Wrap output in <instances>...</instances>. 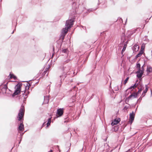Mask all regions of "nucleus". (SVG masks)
Segmentation results:
<instances>
[{
  "mask_svg": "<svg viewBox=\"0 0 152 152\" xmlns=\"http://www.w3.org/2000/svg\"><path fill=\"white\" fill-rule=\"evenodd\" d=\"M27 87H26L25 88H26Z\"/></svg>",
  "mask_w": 152,
  "mask_h": 152,
  "instance_id": "09e8293b",
  "label": "nucleus"
},
{
  "mask_svg": "<svg viewBox=\"0 0 152 152\" xmlns=\"http://www.w3.org/2000/svg\"><path fill=\"white\" fill-rule=\"evenodd\" d=\"M61 53H64L66 54H68L69 53V51L67 48H65L63 49L62 48V50H61Z\"/></svg>",
  "mask_w": 152,
  "mask_h": 152,
  "instance_id": "4468645a",
  "label": "nucleus"
},
{
  "mask_svg": "<svg viewBox=\"0 0 152 152\" xmlns=\"http://www.w3.org/2000/svg\"><path fill=\"white\" fill-rule=\"evenodd\" d=\"M141 28L139 27L138 28H136L138 29V28Z\"/></svg>",
  "mask_w": 152,
  "mask_h": 152,
  "instance_id": "4c0bfd02",
  "label": "nucleus"
},
{
  "mask_svg": "<svg viewBox=\"0 0 152 152\" xmlns=\"http://www.w3.org/2000/svg\"><path fill=\"white\" fill-rule=\"evenodd\" d=\"M28 84H27V86H28Z\"/></svg>",
  "mask_w": 152,
  "mask_h": 152,
  "instance_id": "c03bdc74",
  "label": "nucleus"
},
{
  "mask_svg": "<svg viewBox=\"0 0 152 152\" xmlns=\"http://www.w3.org/2000/svg\"><path fill=\"white\" fill-rule=\"evenodd\" d=\"M129 79V77H127L126 79L124 81V84H125L127 82Z\"/></svg>",
  "mask_w": 152,
  "mask_h": 152,
  "instance_id": "bb28decb",
  "label": "nucleus"
},
{
  "mask_svg": "<svg viewBox=\"0 0 152 152\" xmlns=\"http://www.w3.org/2000/svg\"><path fill=\"white\" fill-rule=\"evenodd\" d=\"M68 29H63L61 32V39L62 41L64 39L65 36L68 31Z\"/></svg>",
  "mask_w": 152,
  "mask_h": 152,
  "instance_id": "39448f33",
  "label": "nucleus"
},
{
  "mask_svg": "<svg viewBox=\"0 0 152 152\" xmlns=\"http://www.w3.org/2000/svg\"><path fill=\"white\" fill-rule=\"evenodd\" d=\"M120 121V118H117L114 119V121L112 122L111 124L112 126H113L118 124Z\"/></svg>",
  "mask_w": 152,
  "mask_h": 152,
  "instance_id": "1a4fd4ad",
  "label": "nucleus"
},
{
  "mask_svg": "<svg viewBox=\"0 0 152 152\" xmlns=\"http://www.w3.org/2000/svg\"><path fill=\"white\" fill-rule=\"evenodd\" d=\"M21 86L22 84H21L19 83L16 85L15 87V90L13 94V95L14 96L17 95L20 93L21 91L20 88L21 87Z\"/></svg>",
  "mask_w": 152,
  "mask_h": 152,
  "instance_id": "20e7f679",
  "label": "nucleus"
},
{
  "mask_svg": "<svg viewBox=\"0 0 152 152\" xmlns=\"http://www.w3.org/2000/svg\"><path fill=\"white\" fill-rule=\"evenodd\" d=\"M47 72V71H45L44 72L45 73V74Z\"/></svg>",
  "mask_w": 152,
  "mask_h": 152,
  "instance_id": "e433bc0d",
  "label": "nucleus"
},
{
  "mask_svg": "<svg viewBox=\"0 0 152 152\" xmlns=\"http://www.w3.org/2000/svg\"><path fill=\"white\" fill-rule=\"evenodd\" d=\"M110 146L108 144H107V146H106V152H111L112 151V149L110 151L109 149Z\"/></svg>",
  "mask_w": 152,
  "mask_h": 152,
  "instance_id": "4be33fe9",
  "label": "nucleus"
},
{
  "mask_svg": "<svg viewBox=\"0 0 152 152\" xmlns=\"http://www.w3.org/2000/svg\"><path fill=\"white\" fill-rule=\"evenodd\" d=\"M24 108L23 106H22L20 110L18 116L17 118L18 121H20L21 123L18 127V131H22L24 130V126L23 124V122L22 121V119L23 118L24 113Z\"/></svg>",
  "mask_w": 152,
  "mask_h": 152,
  "instance_id": "f03ea898",
  "label": "nucleus"
},
{
  "mask_svg": "<svg viewBox=\"0 0 152 152\" xmlns=\"http://www.w3.org/2000/svg\"><path fill=\"white\" fill-rule=\"evenodd\" d=\"M138 83L137 84H136V83H135L134 85L133 86H131L129 88H128L127 90L126 91L128 90V89H133L134 88H136L137 86L138 85Z\"/></svg>",
  "mask_w": 152,
  "mask_h": 152,
  "instance_id": "f3484780",
  "label": "nucleus"
},
{
  "mask_svg": "<svg viewBox=\"0 0 152 152\" xmlns=\"http://www.w3.org/2000/svg\"><path fill=\"white\" fill-rule=\"evenodd\" d=\"M145 86H146V88H145V89L144 90V91H143V93H144V94H145V93L147 92L148 91V88L147 86L146 85Z\"/></svg>",
  "mask_w": 152,
  "mask_h": 152,
  "instance_id": "393cba45",
  "label": "nucleus"
},
{
  "mask_svg": "<svg viewBox=\"0 0 152 152\" xmlns=\"http://www.w3.org/2000/svg\"><path fill=\"white\" fill-rule=\"evenodd\" d=\"M143 73L144 72L141 71V70L140 69H138V71L137 72V77L139 78H141L142 76Z\"/></svg>",
  "mask_w": 152,
  "mask_h": 152,
  "instance_id": "0eeeda50",
  "label": "nucleus"
},
{
  "mask_svg": "<svg viewBox=\"0 0 152 152\" xmlns=\"http://www.w3.org/2000/svg\"><path fill=\"white\" fill-rule=\"evenodd\" d=\"M75 96H73L72 97V99H73L74 98H75Z\"/></svg>",
  "mask_w": 152,
  "mask_h": 152,
  "instance_id": "c9c22d12",
  "label": "nucleus"
},
{
  "mask_svg": "<svg viewBox=\"0 0 152 152\" xmlns=\"http://www.w3.org/2000/svg\"><path fill=\"white\" fill-rule=\"evenodd\" d=\"M63 113V109L60 108L57 110L56 114L59 116H61Z\"/></svg>",
  "mask_w": 152,
  "mask_h": 152,
  "instance_id": "6e6552de",
  "label": "nucleus"
},
{
  "mask_svg": "<svg viewBox=\"0 0 152 152\" xmlns=\"http://www.w3.org/2000/svg\"><path fill=\"white\" fill-rule=\"evenodd\" d=\"M127 41H126V43H124V47H123V48L122 49V52H121L122 54L123 53V52L126 50V46H127Z\"/></svg>",
  "mask_w": 152,
  "mask_h": 152,
  "instance_id": "dca6fc26",
  "label": "nucleus"
},
{
  "mask_svg": "<svg viewBox=\"0 0 152 152\" xmlns=\"http://www.w3.org/2000/svg\"><path fill=\"white\" fill-rule=\"evenodd\" d=\"M45 122L43 124L42 126H44L45 125Z\"/></svg>",
  "mask_w": 152,
  "mask_h": 152,
  "instance_id": "72a5a7b5",
  "label": "nucleus"
},
{
  "mask_svg": "<svg viewBox=\"0 0 152 152\" xmlns=\"http://www.w3.org/2000/svg\"><path fill=\"white\" fill-rule=\"evenodd\" d=\"M125 34H124V35L121 37V40L123 42H125L126 41L125 39Z\"/></svg>",
  "mask_w": 152,
  "mask_h": 152,
  "instance_id": "5701e85b",
  "label": "nucleus"
},
{
  "mask_svg": "<svg viewBox=\"0 0 152 152\" xmlns=\"http://www.w3.org/2000/svg\"><path fill=\"white\" fill-rule=\"evenodd\" d=\"M147 72H152V67L151 66H148L147 69Z\"/></svg>",
  "mask_w": 152,
  "mask_h": 152,
  "instance_id": "a211bd4d",
  "label": "nucleus"
},
{
  "mask_svg": "<svg viewBox=\"0 0 152 152\" xmlns=\"http://www.w3.org/2000/svg\"><path fill=\"white\" fill-rule=\"evenodd\" d=\"M79 83H78L77 84V85H79Z\"/></svg>",
  "mask_w": 152,
  "mask_h": 152,
  "instance_id": "37998d69",
  "label": "nucleus"
},
{
  "mask_svg": "<svg viewBox=\"0 0 152 152\" xmlns=\"http://www.w3.org/2000/svg\"><path fill=\"white\" fill-rule=\"evenodd\" d=\"M132 48L133 51L137 52L139 50V46L135 44Z\"/></svg>",
  "mask_w": 152,
  "mask_h": 152,
  "instance_id": "9d476101",
  "label": "nucleus"
},
{
  "mask_svg": "<svg viewBox=\"0 0 152 152\" xmlns=\"http://www.w3.org/2000/svg\"><path fill=\"white\" fill-rule=\"evenodd\" d=\"M25 92H26V90H25V91H24V92L22 94L23 95V96H24L25 95Z\"/></svg>",
  "mask_w": 152,
  "mask_h": 152,
  "instance_id": "473e14b6",
  "label": "nucleus"
},
{
  "mask_svg": "<svg viewBox=\"0 0 152 152\" xmlns=\"http://www.w3.org/2000/svg\"><path fill=\"white\" fill-rule=\"evenodd\" d=\"M144 66V65H143V66L140 69L141 70V71H143V72H144V68H143Z\"/></svg>",
  "mask_w": 152,
  "mask_h": 152,
  "instance_id": "c756f323",
  "label": "nucleus"
},
{
  "mask_svg": "<svg viewBox=\"0 0 152 152\" xmlns=\"http://www.w3.org/2000/svg\"><path fill=\"white\" fill-rule=\"evenodd\" d=\"M29 88V87L28 86V89Z\"/></svg>",
  "mask_w": 152,
  "mask_h": 152,
  "instance_id": "ea45409f",
  "label": "nucleus"
},
{
  "mask_svg": "<svg viewBox=\"0 0 152 152\" xmlns=\"http://www.w3.org/2000/svg\"><path fill=\"white\" fill-rule=\"evenodd\" d=\"M138 85H139V86L138 88L139 90L137 93L139 94L143 89L144 88H143L142 84L140 83Z\"/></svg>",
  "mask_w": 152,
  "mask_h": 152,
  "instance_id": "9b49d317",
  "label": "nucleus"
},
{
  "mask_svg": "<svg viewBox=\"0 0 152 152\" xmlns=\"http://www.w3.org/2000/svg\"><path fill=\"white\" fill-rule=\"evenodd\" d=\"M60 69L63 71L62 74L59 76L60 78V83H61L62 80H64L66 77L67 73L68 75H70L72 73L73 74L75 73L73 71H70L71 69L70 64L62 65L60 67Z\"/></svg>",
  "mask_w": 152,
  "mask_h": 152,
  "instance_id": "f257e3e1",
  "label": "nucleus"
},
{
  "mask_svg": "<svg viewBox=\"0 0 152 152\" xmlns=\"http://www.w3.org/2000/svg\"><path fill=\"white\" fill-rule=\"evenodd\" d=\"M61 86V84L59 85V87H60Z\"/></svg>",
  "mask_w": 152,
  "mask_h": 152,
  "instance_id": "a18cd8bd",
  "label": "nucleus"
},
{
  "mask_svg": "<svg viewBox=\"0 0 152 152\" xmlns=\"http://www.w3.org/2000/svg\"><path fill=\"white\" fill-rule=\"evenodd\" d=\"M15 29H14L13 31H12V32L11 33L12 34H13V33L15 31Z\"/></svg>",
  "mask_w": 152,
  "mask_h": 152,
  "instance_id": "f704fd0d",
  "label": "nucleus"
},
{
  "mask_svg": "<svg viewBox=\"0 0 152 152\" xmlns=\"http://www.w3.org/2000/svg\"><path fill=\"white\" fill-rule=\"evenodd\" d=\"M137 68H138V69H140V64L139 63H137Z\"/></svg>",
  "mask_w": 152,
  "mask_h": 152,
  "instance_id": "a878e982",
  "label": "nucleus"
},
{
  "mask_svg": "<svg viewBox=\"0 0 152 152\" xmlns=\"http://www.w3.org/2000/svg\"><path fill=\"white\" fill-rule=\"evenodd\" d=\"M74 21V19L67 20L65 25L66 27L64 28H72L73 24Z\"/></svg>",
  "mask_w": 152,
  "mask_h": 152,
  "instance_id": "7ed1b4c3",
  "label": "nucleus"
},
{
  "mask_svg": "<svg viewBox=\"0 0 152 152\" xmlns=\"http://www.w3.org/2000/svg\"><path fill=\"white\" fill-rule=\"evenodd\" d=\"M138 94V93H134L130 95L129 96L128 98L129 99L131 98L132 97H133V98H136L137 97Z\"/></svg>",
  "mask_w": 152,
  "mask_h": 152,
  "instance_id": "f8f14e48",
  "label": "nucleus"
},
{
  "mask_svg": "<svg viewBox=\"0 0 152 152\" xmlns=\"http://www.w3.org/2000/svg\"><path fill=\"white\" fill-rule=\"evenodd\" d=\"M144 26H145V25H144V26L143 27V28H144Z\"/></svg>",
  "mask_w": 152,
  "mask_h": 152,
  "instance_id": "a19ab883",
  "label": "nucleus"
},
{
  "mask_svg": "<svg viewBox=\"0 0 152 152\" xmlns=\"http://www.w3.org/2000/svg\"><path fill=\"white\" fill-rule=\"evenodd\" d=\"M143 51L142 50L140 51L139 53L136 56V58H137L140 56L143 53Z\"/></svg>",
  "mask_w": 152,
  "mask_h": 152,
  "instance_id": "6ab92c4d",
  "label": "nucleus"
},
{
  "mask_svg": "<svg viewBox=\"0 0 152 152\" xmlns=\"http://www.w3.org/2000/svg\"><path fill=\"white\" fill-rule=\"evenodd\" d=\"M44 100L45 103H48L49 101V97L47 96H44Z\"/></svg>",
  "mask_w": 152,
  "mask_h": 152,
  "instance_id": "aec40b11",
  "label": "nucleus"
},
{
  "mask_svg": "<svg viewBox=\"0 0 152 152\" xmlns=\"http://www.w3.org/2000/svg\"><path fill=\"white\" fill-rule=\"evenodd\" d=\"M10 78H13L15 80L16 78V77L13 74H11L10 73Z\"/></svg>",
  "mask_w": 152,
  "mask_h": 152,
  "instance_id": "b1692460",
  "label": "nucleus"
},
{
  "mask_svg": "<svg viewBox=\"0 0 152 152\" xmlns=\"http://www.w3.org/2000/svg\"><path fill=\"white\" fill-rule=\"evenodd\" d=\"M116 130L115 129H114V131L116 132V131H117L118 130V126H114V129H116Z\"/></svg>",
  "mask_w": 152,
  "mask_h": 152,
  "instance_id": "c85d7f7f",
  "label": "nucleus"
},
{
  "mask_svg": "<svg viewBox=\"0 0 152 152\" xmlns=\"http://www.w3.org/2000/svg\"><path fill=\"white\" fill-rule=\"evenodd\" d=\"M57 148L59 149V147H58V146H57Z\"/></svg>",
  "mask_w": 152,
  "mask_h": 152,
  "instance_id": "58836bf2",
  "label": "nucleus"
},
{
  "mask_svg": "<svg viewBox=\"0 0 152 152\" xmlns=\"http://www.w3.org/2000/svg\"><path fill=\"white\" fill-rule=\"evenodd\" d=\"M51 118L52 117H51L48 119V122L47 123V127H48V126L50 125L51 122Z\"/></svg>",
  "mask_w": 152,
  "mask_h": 152,
  "instance_id": "412c9836",
  "label": "nucleus"
},
{
  "mask_svg": "<svg viewBox=\"0 0 152 152\" xmlns=\"http://www.w3.org/2000/svg\"><path fill=\"white\" fill-rule=\"evenodd\" d=\"M70 60L69 59H68V60H66V61H64V63H63V64H64L66 63H68V62H69Z\"/></svg>",
  "mask_w": 152,
  "mask_h": 152,
  "instance_id": "cd10ccee",
  "label": "nucleus"
},
{
  "mask_svg": "<svg viewBox=\"0 0 152 152\" xmlns=\"http://www.w3.org/2000/svg\"><path fill=\"white\" fill-rule=\"evenodd\" d=\"M118 86H116V89H115V91H118Z\"/></svg>",
  "mask_w": 152,
  "mask_h": 152,
  "instance_id": "7c9ffc66",
  "label": "nucleus"
},
{
  "mask_svg": "<svg viewBox=\"0 0 152 152\" xmlns=\"http://www.w3.org/2000/svg\"><path fill=\"white\" fill-rule=\"evenodd\" d=\"M145 94H144V93H143L142 95V97H143L145 96Z\"/></svg>",
  "mask_w": 152,
  "mask_h": 152,
  "instance_id": "2f4dec72",
  "label": "nucleus"
},
{
  "mask_svg": "<svg viewBox=\"0 0 152 152\" xmlns=\"http://www.w3.org/2000/svg\"><path fill=\"white\" fill-rule=\"evenodd\" d=\"M82 28H83V26H82Z\"/></svg>",
  "mask_w": 152,
  "mask_h": 152,
  "instance_id": "de8ad7c7",
  "label": "nucleus"
},
{
  "mask_svg": "<svg viewBox=\"0 0 152 152\" xmlns=\"http://www.w3.org/2000/svg\"><path fill=\"white\" fill-rule=\"evenodd\" d=\"M27 92H28V94L29 93V92L28 91Z\"/></svg>",
  "mask_w": 152,
  "mask_h": 152,
  "instance_id": "49530a36",
  "label": "nucleus"
},
{
  "mask_svg": "<svg viewBox=\"0 0 152 152\" xmlns=\"http://www.w3.org/2000/svg\"><path fill=\"white\" fill-rule=\"evenodd\" d=\"M27 95V93L25 94V96H26Z\"/></svg>",
  "mask_w": 152,
  "mask_h": 152,
  "instance_id": "79ce46f5",
  "label": "nucleus"
},
{
  "mask_svg": "<svg viewBox=\"0 0 152 152\" xmlns=\"http://www.w3.org/2000/svg\"><path fill=\"white\" fill-rule=\"evenodd\" d=\"M135 113L134 112L130 113L129 115V123L131 124L134 120V118Z\"/></svg>",
  "mask_w": 152,
  "mask_h": 152,
  "instance_id": "423d86ee",
  "label": "nucleus"
},
{
  "mask_svg": "<svg viewBox=\"0 0 152 152\" xmlns=\"http://www.w3.org/2000/svg\"><path fill=\"white\" fill-rule=\"evenodd\" d=\"M118 21V22H119L120 23H123V20L121 18L119 17L116 20L114 21L113 22V23H114V22H116V21Z\"/></svg>",
  "mask_w": 152,
  "mask_h": 152,
  "instance_id": "2eb2a0df",
  "label": "nucleus"
},
{
  "mask_svg": "<svg viewBox=\"0 0 152 152\" xmlns=\"http://www.w3.org/2000/svg\"><path fill=\"white\" fill-rule=\"evenodd\" d=\"M133 34V32L131 30H128L126 34V36H127L128 37H130Z\"/></svg>",
  "mask_w": 152,
  "mask_h": 152,
  "instance_id": "ddd939ff",
  "label": "nucleus"
}]
</instances>
